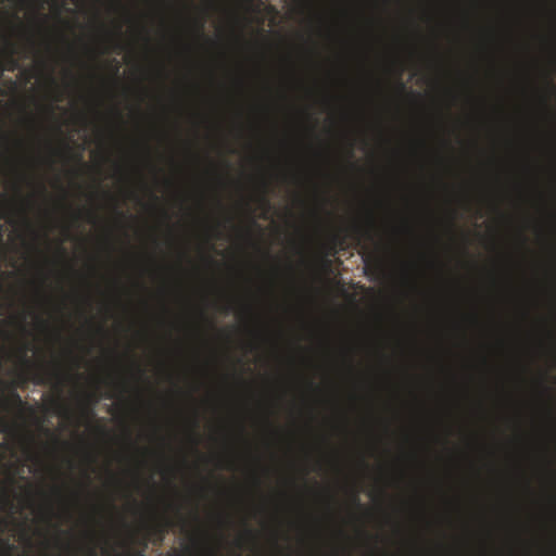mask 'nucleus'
<instances>
[{
  "label": "nucleus",
  "instance_id": "obj_1",
  "mask_svg": "<svg viewBox=\"0 0 556 556\" xmlns=\"http://www.w3.org/2000/svg\"><path fill=\"white\" fill-rule=\"evenodd\" d=\"M5 66L0 61V75L8 70L14 71L18 68V61L15 59V54L17 53L16 46L9 39L5 41Z\"/></svg>",
  "mask_w": 556,
  "mask_h": 556
},
{
  "label": "nucleus",
  "instance_id": "obj_2",
  "mask_svg": "<svg viewBox=\"0 0 556 556\" xmlns=\"http://www.w3.org/2000/svg\"><path fill=\"white\" fill-rule=\"evenodd\" d=\"M1 403L4 409L16 408L18 410H24L26 408V403L22 400L15 389H12L7 397H2Z\"/></svg>",
  "mask_w": 556,
  "mask_h": 556
},
{
  "label": "nucleus",
  "instance_id": "obj_3",
  "mask_svg": "<svg viewBox=\"0 0 556 556\" xmlns=\"http://www.w3.org/2000/svg\"><path fill=\"white\" fill-rule=\"evenodd\" d=\"M342 243L340 233H333L330 239L329 254L334 255L337 253V245Z\"/></svg>",
  "mask_w": 556,
  "mask_h": 556
},
{
  "label": "nucleus",
  "instance_id": "obj_4",
  "mask_svg": "<svg viewBox=\"0 0 556 556\" xmlns=\"http://www.w3.org/2000/svg\"><path fill=\"white\" fill-rule=\"evenodd\" d=\"M169 526H170V521L168 519H164L163 523H160L155 527V532H157V534H159V542L163 541L164 534Z\"/></svg>",
  "mask_w": 556,
  "mask_h": 556
},
{
  "label": "nucleus",
  "instance_id": "obj_5",
  "mask_svg": "<svg viewBox=\"0 0 556 556\" xmlns=\"http://www.w3.org/2000/svg\"><path fill=\"white\" fill-rule=\"evenodd\" d=\"M68 150L70 147L66 143H64L61 149H52V152L56 155H65L67 154Z\"/></svg>",
  "mask_w": 556,
  "mask_h": 556
},
{
  "label": "nucleus",
  "instance_id": "obj_6",
  "mask_svg": "<svg viewBox=\"0 0 556 556\" xmlns=\"http://www.w3.org/2000/svg\"><path fill=\"white\" fill-rule=\"evenodd\" d=\"M203 29H204V21L201 20V21H199L197 23V34H198V36H200V37L204 36Z\"/></svg>",
  "mask_w": 556,
  "mask_h": 556
},
{
  "label": "nucleus",
  "instance_id": "obj_7",
  "mask_svg": "<svg viewBox=\"0 0 556 556\" xmlns=\"http://www.w3.org/2000/svg\"><path fill=\"white\" fill-rule=\"evenodd\" d=\"M142 545H143V546H142V549H141V551H139V552H137L134 556H146V554H144V549L148 547V542H147V541H144Z\"/></svg>",
  "mask_w": 556,
  "mask_h": 556
},
{
  "label": "nucleus",
  "instance_id": "obj_8",
  "mask_svg": "<svg viewBox=\"0 0 556 556\" xmlns=\"http://www.w3.org/2000/svg\"><path fill=\"white\" fill-rule=\"evenodd\" d=\"M3 545L8 553L14 549V545L10 544L8 541L3 542Z\"/></svg>",
  "mask_w": 556,
  "mask_h": 556
},
{
  "label": "nucleus",
  "instance_id": "obj_9",
  "mask_svg": "<svg viewBox=\"0 0 556 556\" xmlns=\"http://www.w3.org/2000/svg\"><path fill=\"white\" fill-rule=\"evenodd\" d=\"M136 369H137L138 377L142 378L144 375L143 369L139 365H136Z\"/></svg>",
  "mask_w": 556,
  "mask_h": 556
},
{
  "label": "nucleus",
  "instance_id": "obj_10",
  "mask_svg": "<svg viewBox=\"0 0 556 556\" xmlns=\"http://www.w3.org/2000/svg\"><path fill=\"white\" fill-rule=\"evenodd\" d=\"M28 42H29L30 47H31L33 49H35L36 43H35V41H34V39H33V38H28Z\"/></svg>",
  "mask_w": 556,
  "mask_h": 556
},
{
  "label": "nucleus",
  "instance_id": "obj_11",
  "mask_svg": "<svg viewBox=\"0 0 556 556\" xmlns=\"http://www.w3.org/2000/svg\"><path fill=\"white\" fill-rule=\"evenodd\" d=\"M193 443L194 445L198 444V434L195 432H193Z\"/></svg>",
  "mask_w": 556,
  "mask_h": 556
},
{
  "label": "nucleus",
  "instance_id": "obj_12",
  "mask_svg": "<svg viewBox=\"0 0 556 556\" xmlns=\"http://www.w3.org/2000/svg\"><path fill=\"white\" fill-rule=\"evenodd\" d=\"M53 375L58 378V379H61L62 378V375L61 372L58 370V371H54Z\"/></svg>",
  "mask_w": 556,
  "mask_h": 556
},
{
  "label": "nucleus",
  "instance_id": "obj_13",
  "mask_svg": "<svg viewBox=\"0 0 556 556\" xmlns=\"http://www.w3.org/2000/svg\"><path fill=\"white\" fill-rule=\"evenodd\" d=\"M208 553H210V556H218L217 553L215 551H213V549H210Z\"/></svg>",
  "mask_w": 556,
  "mask_h": 556
},
{
  "label": "nucleus",
  "instance_id": "obj_14",
  "mask_svg": "<svg viewBox=\"0 0 556 556\" xmlns=\"http://www.w3.org/2000/svg\"><path fill=\"white\" fill-rule=\"evenodd\" d=\"M0 242H2V226L0 225Z\"/></svg>",
  "mask_w": 556,
  "mask_h": 556
},
{
  "label": "nucleus",
  "instance_id": "obj_15",
  "mask_svg": "<svg viewBox=\"0 0 556 556\" xmlns=\"http://www.w3.org/2000/svg\"><path fill=\"white\" fill-rule=\"evenodd\" d=\"M247 532H248V534H249L250 536H253V535H254V534H253V531H252L251 529H248V531H247Z\"/></svg>",
  "mask_w": 556,
  "mask_h": 556
},
{
  "label": "nucleus",
  "instance_id": "obj_16",
  "mask_svg": "<svg viewBox=\"0 0 556 556\" xmlns=\"http://www.w3.org/2000/svg\"><path fill=\"white\" fill-rule=\"evenodd\" d=\"M49 79H50L51 84L55 85V80L52 76H50Z\"/></svg>",
  "mask_w": 556,
  "mask_h": 556
},
{
  "label": "nucleus",
  "instance_id": "obj_17",
  "mask_svg": "<svg viewBox=\"0 0 556 556\" xmlns=\"http://www.w3.org/2000/svg\"><path fill=\"white\" fill-rule=\"evenodd\" d=\"M90 556H97V554L93 549H90Z\"/></svg>",
  "mask_w": 556,
  "mask_h": 556
},
{
  "label": "nucleus",
  "instance_id": "obj_18",
  "mask_svg": "<svg viewBox=\"0 0 556 556\" xmlns=\"http://www.w3.org/2000/svg\"><path fill=\"white\" fill-rule=\"evenodd\" d=\"M117 214H118V216H121V217H124V216H125V215H124V213H123V212H121V211H117Z\"/></svg>",
  "mask_w": 556,
  "mask_h": 556
},
{
  "label": "nucleus",
  "instance_id": "obj_19",
  "mask_svg": "<svg viewBox=\"0 0 556 556\" xmlns=\"http://www.w3.org/2000/svg\"><path fill=\"white\" fill-rule=\"evenodd\" d=\"M24 220L27 224V226H30L29 220L26 217L24 218Z\"/></svg>",
  "mask_w": 556,
  "mask_h": 556
},
{
  "label": "nucleus",
  "instance_id": "obj_20",
  "mask_svg": "<svg viewBox=\"0 0 556 556\" xmlns=\"http://www.w3.org/2000/svg\"><path fill=\"white\" fill-rule=\"evenodd\" d=\"M60 251L62 252V254H65V249L64 248H60Z\"/></svg>",
  "mask_w": 556,
  "mask_h": 556
},
{
  "label": "nucleus",
  "instance_id": "obj_21",
  "mask_svg": "<svg viewBox=\"0 0 556 556\" xmlns=\"http://www.w3.org/2000/svg\"><path fill=\"white\" fill-rule=\"evenodd\" d=\"M10 481H11V482H14V477H13V475H10Z\"/></svg>",
  "mask_w": 556,
  "mask_h": 556
},
{
  "label": "nucleus",
  "instance_id": "obj_22",
  "mask_svg": "<svg viewBox=\"0 0 556 556\" xmlns=\"http://www.w3.org/2000/svg\"><path fill=\"white\" fill-rule=\"evenodd\" d=\"M41 192L45 193L46 192V188L45 186H41Z\"/></svg>",
  "mask_w": 556,
  "mask_h": 556
},
{
  "label": "nucleus",
  "instance_id": "obj_23",
  "mask_svg": "<svg viewBox=\"0 0 556 556\" xmlns=\"http://www.w3.org/2000/svg\"><path fill=\"white\" fill-rule=\"evenodd\" d=\"M8 428H9L8 426H4L2 430H3L4 432H7V431H8Z\"/></svg>",
  "mask_w": 556,
  "mask_h": 556
},
{
  "label": "nucleus",
  "instance_id": "obj_24",
  "mask_svg": "<svg viewBox=\"0 0 556 556\" xmlns=\"http://www.w3.org/2000/svg\"><path fill=\"white\" fill-rule=\"evenodd\" d=\"M355 502L359 505V498L355 497Z\"/></svg>",
  "mask_w": 556,
  "mask_h": 556
},
{
  "label": "nucleus",
  "instance_id": "obj_25",
  "mask_svg": "<svg viewBox=\"0 0 556 556\" xmlns=\"http://www.w3.org/2000/svg\"><path fill=\"white\" fill-rule=\"evenodd\" d=\"M2 198V194L0 193V199Z\"/></svg>",
  "mask_w": 556,
  "mask_h": 556
}]
</instances>
